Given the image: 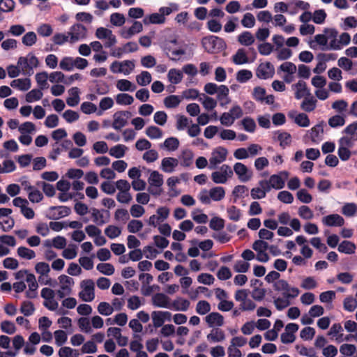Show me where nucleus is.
<instances>
[{
	"label": "nucleus",
	"mask_w": 357,
	"mask_h": 357,
	"mask_svg": "<svg viewBox=\"0 0 357 357\" xmlns=\"http://www.w3.org/2000/svg\"><path fill=\"white\" fill-rule=\"evenodd\" d=\"M165 21V17L163 15H160V13H155L146 16L143 22L145 24H162Z\"/></svg>",
	"instance_id": "nucleus-34"
},
{
	"label": "nucleus",
	"mask_w": 357,
	"mask_h": 357,
	"mask_svg": "<svg viewBox=\"0 0 357 357\" xmlns=\"http://www.w3.org/2000/svg\"><path fill=\"white\" fill-rule=\"evenodd\" d=\"M190 303L188 300L181 298V297L174 300L171 303L172 309H174V310L183 311V312L187 311L190 307Z\"/></svg>",
	"instance_id": "nucleus-25"
},
{
	"label": "nucleus",
	"mask_w": 357,
	"mask_h": 357,
	"mask_svg": "<svg viewBox=\"0 0 357 357\" xmlns=\"http://www.w3.org/2000/svg\"><path fill=\"white\" fill-rule=\"evenodd\" d=\"M357 121H354L352 123L348 125L343 130V133L351 137L354 139H357Z\"/></svg>",
	"instance_id": "nucleus-64"
},
{
	"label": "nucleus",
	"mask_w": 357,
	"mask_h": 357,
	"mask_svg": "<svg viewBox=\"0 0 357 357\" xmlns=\"http://www.w3.org/2000/svg\"><path fill=\"white\" fill-rule=\"evenodd\" d=\"M275 136L277 135V140L280 142V146L282 149H285L287 146H289L291 142V135L284 131H276L274 133Z\"/></svg>",
	"instance_id": "nucleus-23"
},
{
	"label": "nucleus",
	"mask_w": 357,
	"mask_h": 357,
	"mask_svg": "<svg viewBox=\"0 0 357 357\" xmlns=\"http://www.w3.org/2000/svg\"><path fill=\"white\" fill-rule=\"evenodd\" d=\"M293 89H296L295 98L297 100L301 99L303 97L310 96L311 93L307 87V84L304 81H298V83L291 86Z\"/></svg>",
	"instance_id": "nucleus-16"
},
{
	"label": "nucleus",
	"mask_w": 357,
	"mask_h": 357,
	"mask_svg": "<svg viewBox=\"0 0 357 357\" xmlns=\"http://www.w3.org/2000/svg\"><path fill=\"white\" fill-rule=\"evenodd\" d=\"M82 290L79 293V298L85 302H91L95 298V284L91 279L84 280L80 283Z\"/></svg>",
	"instance_id": "nucleus-3"
},
{
	"label": "nucleus",
	"mask_w": 357,
	"mask_h": 357,
	"mask_svg": "<svg viewBox=\"0 0 357 357\" xmlns=\"http://www.w3.org/2000/svg\"><path fill=\"white\" fill-rule=\"evenodd\" d=\"M77 324L80 330L86 333H90L92 331L91 323L89 318L81 317L77 321Z\"/></svg>",
	"instance_id": "nucleus-59"
},
{
	"label": "nucleus",
	"mask_w": 357,
	"mask_h": 357,
	"mask_svg": "<svg viewBox=\"0 0 357 357\" xmlns=\"http://www.w3.org/2000/svg\"><path fill=\"white\" fill-rule=\"evenodd\" d=\"M143 227V223L139 220H131L128 224V231L130 233H137Z\"/></svg>",
	"instance_id": "nucleus-62"
},
{
	"label": "nucleus",
	"mask_w": 357,
	"mask_h": 357,
	"mask_svg": "<svg viewBox=\"0 0 357 357\" xmlns=\"http://www.w3.org/2000/svg\"><path fill=\"white\" fill-rule=\"evenodd\" d=\"M232 176L233 170L230 166L225 164L220 167V171H215L211 174V179L215 183L223 184Z\"/></svg>",
	"instance_id": "nucleus-4"
},
{
	"label": "nucleus",
	"mask_w": 357,
	"mask_h": 357,
	"mask_svg": "<svg viewBox=\"0 0 357 357\" xmlns=\"http://www.w3.org/2000/svg\"><path fill=\"white\" fill-rule=\"evenodd\" d=\"M90 211L91 213L93 222L98 226H102L107 223V220H105L102 210H99L96 208H91Z\"/></svg>",
	"instance_id": "nucleus-29"
},
{
	"label": "nucleus",
	"mask_w": 357,
	"mask_h": 357,
	"mask_svg": "<svg viewBox=\"0 0 357 357\" xmlns=\"http://www.w3.org/2000/svg\"><path fill=\"white\" fill-rule=\"evenodd\" d=\"M126 22L125 17L119 13H114L110 15V22L116 26H121Z\"/></svg>",
	"instance_id": "nucleus-63"
},
{
	"label": "nucleus",
	"mask_w": 357,
	"mask_h": 357,
	"mask_svg": "<svg viewBox=\"0 0 357 357\" xmlns=\"http://www.w3.org/2000/svg\"><path fill=\"white\" fill-rule=\"evenodd\" d=\"M316 44L321 45V47H328L327 38L324 33L323 34H317L314 36V40L310 42V47L314 50L317 48Z\"/></svg>",
	"instance_id": "nucleus-36"
},
{
	"label": "nucleus",
	"mask_w": 357,
	"mask_h": 357,
	"mask_svg": "<svg viewBox=\"0 0 357 357\" xmlns=\"http://www.w3.org/2000/svg\"><path fill=\"white\" fill-rule=\"evenodd\" d=\"M116 88L121 91H134L136 86L129 80L121 79L117 81Z\"/></svg>",
	"instance_id": "nucleus-40"
},
{
	"label": "nucleus",
	"mask_w": 357,
	"mask_h": 357,
	"mask_svg": "<svg viewBox=\"0 0 357 357\" xmlns=\"http://www.w3.org/2000/svg\"><path fill=\"white\" fill-rule=\"evenodd\" d=\"M211 311V305L206 301H199L196 305V312L200 315H204Z\"/></svg>",
	"instance_id": "nucleus-55"
},
{
	"label": "nucleus",
	"mask_w": 357,
	"mask_h": 357,
	"mask_svg": "<svg viewBox=\"0 0 357 357\" xmlns=\"http://www.w3.org/2000/svg\"><path fill=\"white\" fill-rule=\"evenodd\" d=\"M357 211V205L355 203H347L342 208V213L347 217L354 216Z\"/></svg>",
	"instance_id": "nucleus-56"
},
{
	"label": "nucleus",
	"mask_w": 357,
	"mask_h": 357,
	"mask_svg": "<svg viewBox=\"0 0 357 357\" xmlns=\"http://www.w3.org/2000/svg\"><path fill=\"white\" fill-rule=\"evenodd\" d=\"M199 101L202 102L203 106L207 110H212L217 105V101L214 98L207 96L204 93L199 98Z\"/></svg>",
	"instance_id": "nucleus-41"
},
{
	"label": "nucleus",
	"mask_w": 357,
	"mask_h": 357,
	"mask_svg": "<svg viewBox=\"0 0 357 357\" xmlns=\"http://www.w3.org/2000/svg\"><path fill=\"white\" fill-rule=\"evenodd\" d=\"M289 173L282 171L277 174H273L269 178V182L272 188L280 190L284 187L285 181L288 178Z\"/></svg>",
	"instance_id": "nucleus-12"
},
{
	"label": "nucleus",
	"mask_w": 357,
	"mask_h": 357,
	"mask_svg": "<svg viewBox=\"0 0 357 357\" xmlns=\"http://www.w3.org/2000/svg\"><path fill=\"white\" fill-rule=\"evenodd\" d=\"M70 213V208L66 206H50L46 217L49 220H59L69 215Z\"/></svg>",
	"instance_id": "nucleus-8"
},
{
	"label": "nucleus",
	"mask_w": 357,
	"mask_h": 357,
	"mask_svg": "<svg viewBox=\"0 0 357 357\" xmlns=\"http://www.w3.org/2000/svg\"><path fill=\"white\" fill-rule=\"evenodd\" d=\"M205 321L209 327H220L224 324V317L218 312H211L205 317Z\"/></svg>",
	"instance_id": "nucleus-17"
},
{
	"label": "nucleus",
	"mask_w": 357,
	"mask_h": 357,
	"mask_svg": "<svg viewBox=\"0 0 357 357\" xmlns=\"http://www.w3.org/2000/svg\"><path fill=\"white\" fill-rule=\"evenodd\" d=\"M252 77V73L249 70H240L236 73V80L240 83H245Z\"/></svg>",
	"instance_id": "nucleus-54"
},
{
	"label": "nucleus",
	"mask_w": 357,
	"mask_h": 357,
	"mask_svg": "<svg viewBox=\"0 0 357 357\" xmlns=\"http://www.w3.org/2000/svg\"><path fill=\"white\" fill-rule=\"evenodd\" d=\"M105 234L110 239H114L121 235V229L116 226L109 225L105 228Z\"/></svg>",
	"instance_id": "nucleus-57"
},
{
	"label": "nucleus",
	"mask_w": 357,
	"mask_h": 357,
	"mask_svg": "<svg viewBox=\"0 0 357 357\" xmlns=\"http://www.w3.org/2000/svg\"><path fill=\"white\" fill-rule=\"evenodd\" d=\"M202 43L205 50L212 54L222 51L226 47L225 40L216 36L204 37Z\"/></svg>",
	"instance_id": "nucleus-1"
},
{
	"label": "nucleus",
	"mask_w": 357,
	"mask_h": 357,
	"mask_svg": "<svg viewBox=\"0 0 357 357\" xmlns=\"http://www.w3.org/2000/svg\"><path fill=\"white\" fill-rule=\"evenodd\" d=\"M356 246L355 243L349 241H343L338 245L337 250L341 253L351 255L355 253Z\"/></svg>",
	"instance_id": "nucleus-26"
},
{
	"label": "nucleus",
	"mask_w": 357,
	"mask_h": 357,
	"mask_svg": "<svg viewBox=\"0 0 357 357\" xmlns=\"http://www.w3.org/2000/svg\"><path fill=\"white\" fill-rule=\"evenodd\" d=\"M316 106L317 100L312 95L305 97L301 105V109L307 112H311L314 110Z\"/></svg>",
	"instance_id": "nucleus-27"
},
{
	"label": "nucleus",
	"mask_w": 357,
	"mask_h": 357,
	"mask_svg": "<svg viewBox=\"0 0 357 357\" xmlns=\"http://www.w3.org/2000/svg\"><path fill=\"white\" fill-rule=\"evenodd\" d=\"M47 79H49L48 73L45 71L36 75V81L40 88L39 89L44 90L48 88Z\"/></svg>",
	"instance_id": "nucleus-37"
},
{
	"label": "nucleus",
	"mask_w": 357,
	"mask_h": 357,
	"mask_svg": "<svg viewBox=\"0 0 357 357\" xmlns=\"http://www.w3.org/2000/svg\"><path fill=\"white\" fill-rule=\"evenodd\" d=\"M179 146V141L177 138L171 137L166 139L162 144H160L161 148H165L170 151H174L178 149Z\"/></svg>",
	"instance_id": "nucleus-42"
},
{
	"label": "nucleus",
	"mask_w": 357,
	"mask_h": 357,
	"mask_svg": "<svg viewBox=\"0 0 357 357\" xmlns=\"http://www.w3.org/2000/svg\"><path fill=\"white\" fill-rule=\"evenodd\" d=\"M35 307L32 302L26 301H24L20 307V312L26 317H29L33 314Z\"/></svg>",
	"instance_id": "nucleus-53"
},
{
	"label": "nucleus",
	"mask_w": 357,
	"mask_h": 357,
	"mask_svg": "<svg viewBox=\"0 0 357 357\" xmlns=\"http://www.w3.org/2000/svg\"><path fill=\"white\" fill-rule=\"evenodd\" d=\"M228 217L231 220L238 221L241 217V211L235 206L229 207L227 210Z\"/></svg>",
	"instance_id": "nucleus-61"
},
{
	"label": "nucleus",
	"mask_w": 357,
	"mask_h": 357,
	"mask_svg": "<svg viewBox=\"0 0 357 357\" xmlns=\"http://www.w3.org/2000/svg\"><path fill=\"white\" fill-rule=\"evenodd\" d=\"M310 138L314 143H319L323 139L324 128L322 123H319L310 130Z\"/></svg>",
	"instance_id": "nucleus-20"
},
{
	"label": "nucleus",
	"mask_w": 357,
	"mask_h": 357,
	"mask_svg": "<svg viewBox=\"0 0 357 357\" xmlns=\"http://www.w3.org/2000/svg\"><path fill=\"white\" fill-rule=\"evenodd\" d=\"M31 79L29 78L17 79L10 82V86L13 88L17 89L20 91H26L31 88Z\"/></svg>",
	"instance_id": "nucleus-22"
},
{
	"label": "nucleus",
	"mask_w": 357,
	"mask_h": 357,
	"mask_svg": "<svg viewBox=\"0 0 357 357\" xmlns=\"http://www.w3.org/2000/svg\"><path fill=\"white\" fill-rule=\"evenodd\" d=\"M288 116L289 118L294 119V123L300 127H308L310 124L308 116L305 113L296 114V112L291 111L289 112Z\"/></svg>",
	"instance_id": "nucleus-15"
},
{
	"label": "nucleus",
	"mask_w": 357,
	"mask_h": 357,
	"mask_svg": "<svg viewBox=\"0 0 357 357\" xmlns=\"http://www.w3.org/2000/svg\"><path fill=\"white\" fill-rule=\"evenodd\" d=\"M17 255L22 259H32L36 257V253L33 250L24 246L19 247L17 250Z\"/></svg>",
	"instance_id": "nucleus-44"
},
{
	"label": "nucleus",
	"mask_w": 357,
	"mask_h": 357,
	"mask_svg": "<svg viewBox=\"0 0 357 357\" xmlns=\"http://www.w3.org/2000/svg\"><path fill=\"white\" fill-rule=\"evenodd\" d=\"M237 40L242 45L250 46L255 43V39L250 31H245L238 36Z\"/></svg>",
	"instance_id": "nucleus-28"
},
{
	"label": "nucleus",
	"mask_w": 357,
	"mask_h": 357,
	"mask_svg": "<svg viewBox=\"0 0 357 357\" xmlns=\"http://www.w3.org/2000/svg\"><path fill=\"white\" fill-rule=\"evenodd\" d=\"M232 61L236 65H242L249 62L245 50L243 48L238 49L232 56Z\"/></svg>",
	"instance_id": "nucleus-30"
},
{
	"label": "nucleus",
	"mask_w": 357,
	"mask_h": 357,
	"mask_svg": "<svg viewBox=\"0 0 357 357\" xmlns=\"http://www.w3.org/2000/svg\"><path fill=\"white\" fill-rule=\"evenodd\" d=\"M169 81L174 84L180 83L183 79V73L180 70L172 68L167 74Z\"/></svg>",
	"instance_id": "nucleus-32"
},
{
	"label": "nucleus",
	"mask_w": 357,
	"mask_h": 357,
	"mask_svg": "<svg viewBox=\"0 0 357 357\" xmlns=\"http://www.w3.org/2000/svg\"><path fill=\"white\" fill-rule=\"evenodd\" d=\"M169 298L162 293H157L152 298L153 305L158 307L172 309Z\"/></svg>",
	"instance_id": "nucleus-13"
},
{
	"label": "nucleus",
	"mask_w": 357,
	"mask_h": 357,
	"mask_svg": "<svg viewBox=\"0 0 357 357\" xmlns=\"http://www.w3.org/2000/svg\"><path fill=\"white\" fill-rule=\"evenodd\" d=\"M209 195L212 200L218 202L225 197V191L223 187H213L209 190Z\"/></svg>",
	"instance_id": "nucleus-33"
},
{
	"label": "nucleus",
	"mask_w": 357,
	"mask_h": 357,
	"mask_svg": "<svg viewBox=\"0 0 357 357\" xmlns=\"http://www.w3.org/2000/svg\"><path fill=\"white\" fill-rule=\"evenodd\" d=\"M323 32L326 34L327 41L330 40L328 47H321V50H338L341 49V46L337 45V37L338 31L334 28H325Z\"/></svg>",
	"instance_id": "nucleus-10"
},
{
	"label": "nucleus",
	"mask_w": 357,
	"mask_h": 357,
	"mask_svg": "<svg viewBox=\"0 0 357 357\" xmlns=\"http://www.w3.org/2000/svg\"><path fill=\"white\" fill-rule=\"evenodd\" d=\"M68 36H70V43H74L86 38L87 36V29L82 24H75L70 28Z\"/></svg>",
	"instance_id": "nucleus-7"
},
{
	"label": "nucleus",
	"mask_w": 357,
	"mask_h": 357,
	"mask_svg": "<svg viewBox=\"0 0 357 357\" xmlns=\"http://www.w3.org/2000/svg\"><path fill=\"white\" fill-rule=\"evenodd\" d=\"M207 340L210 342H220L225 339V333L220 328H215L211 330V333L207 335Z\"/></svg>",
	"instance_id": "nucleus-24"
},
{
	"label": "nucleus",
	"mask_w": 357,
	"mask_h": 357,
	"mask_svg": "<svg viewBox=\"0 0 357 357\" xmlns=\"http://www.w3.org/2000/svg\"><path fill=\"white\" fill-rule=\"evenodd\" d=\"M328 123L333 128L341 127L345 123V117L344 116L337 114L329 118Z\"/></svg>",
	"instance_id": "nucleus-46"
},
{
	"label": "nucleus",
	"mask_w": 357,
	"mask_h": 357,
	"mask_svg": "<svg viewBox=\"0 0 357 357\" xmlns=\"http://www.w3.org/2000/svg\"><path fill=\"white\" fill-rule=\"evenodd\" d=\"M241 24L245 28H252L255 24V18L250 13H245L242 20Z\"/></svg>",
	"instance_id": "nucleus-60"
},
{
	"label": "nucleus",
	"mask_w": 357,
	"mask_h": 357,
	"mask_svg": "<svg viewBox=\"0 0 357 357\" xmlns=\"http://www.w3.org/2000/svg\"><path fill=\"white\" fill-rule=\"evenodd\" d=\"M163 182V176L158 171L151 172L148 178L149 185L162 187Z\"/></svg>",
	"instance_id": "nucleus-31"
},
{
	"label": "nucleus",
	"mask_w": 357,
	"mask_h": 357,
	"mask_svg": "<svg viewBox=\"0 0 357 357\" xmlns=\"http://www.w3.org/2000/svg\"><path fill=\"white\" fill-rule=\"evenodd\" d=\"M38 64V58L32 53H29L26 56H20L17 61L22 74L29 76L33 74V68H37Z\"/></svg>",
	"instance_id": "nucleus-2"
},
{
	"label": "nucleus",
	"mask_w": 357,
	"mask_h": 357,
	"mask_svg": "<svg viewBox=\"0 0 357 357\" xmlns=\"http://www.w3.org/2000/svg\"><path fill=\"white\" fill-rule=\"evenodd\" d=\"M98 312L104 316H109L114 312V307L107 302H101L98 305Z\"/></svg>",
	"instance_id": "nucleus-58"
},
{
	"label": "nucleus",
	"mask_w": 357,
	"mask_h": 357,
	"mask_svg": "<svg viewBox=\"0 0 357 357\" xmlns=\"http://www.w3.org/2000/svg\"><path fill=\"white\" fill-rule=\"evenodd\" d=\"M133 101V97L128 93H119L116 96V102L120 105H131Z\"/></svg>",
	"instance_id": "nucleus-45"
},
{
	"label": "nucleus",
	"mask_w": 357,
	"mask_h": 357,
	"mask_svg": "<svg viewBox=\"0 0 357 357\" xmlns=\"http://www.w3.org/2000/svg\"><path fill=\"white\" fill-rule=\"evenodd\" d=\"M178 161L176 158L172 157L164 158L161 162V169L167 173H172L178 166Z\"/></svg>",
	"instance_id": "nucleus-19"
},
{
	"label": "nucleus",
	"mask_w": 357,
	"mask_h": 357,
	"mask_svg": "<svg viewBox=\"0 0 357 357\" xmlns=\"http://www.w3.org/2000/svg\"><path fill=\"white\" fill-rule=\"evenodd\" d=\"M113 119L112 128L116 130H120L128 124V121L126 120V118H123V116L119 114V112L114 114Z\"/></svg>",
	"instance_id": "nucleus-35"
},
{
	"label": "nucleus",
	"mask_w": 357,
	"mask_h": 357,
	"mask_svg": "<svg viewBox=\"0 0 357 357\" xmlns=\"http://www.w3.org/2000/svg\"><path fill=\"white\" fill-rule=\"evenodd\" d=\"M127 149L128 148L125 145L117 144L109 149V153L114 158H121L125 155V153Z\"/></svg>",
	"instance_id": "nucleus-39"
},
{
	"label": "nucleus",
	"mask_w": 357,
	"mask_h": 357,
	"mask_svg": "<svg viewBox=\"0 0 357 357\" xmlns=\"http://www.w3.org/2000/svg\"><path fill=\"white\" fill-rule=\"evenodd\" d=\"M146 135L152 139L162 137V130L157 126H151L146 129Z\"/></svg>",
	"instance_id": "nucleus-43"
},
{
	"label": "nucleus",
	"mask_w": 357,
	"mask_h": 357,
	"mask_svg": "<svg viewBox=\"0 0 357 357\" xmlns=\"http://www.w3.org/2000/svg\"><path fill=\"white\" fill-rule=\"evenodd\" d=\"M322 222L328 227H341L344 225V220L339 214H331L324 217Z\"/></svg>",
	"instance_id": "nucleus-14"
},
{
	"label": "nucleus",
	"mask_w": 357,
	"mask_h": 357,
	"mask_svg": "<svg viewBox=\"0 0 357 357\" xmlns=\"http://www.w3.org/2000/svg\"><path fill=\"white\" fill-rule=\"evenodd\" d=\"M43 92L40 89H34L26 94V101L27 102H33L39 100L43 97Z\"/></svg>",
	"instance_id": "nucleus-47"
},
{
	"label": "nucleus",
	"mask_w": 357,
	"mask_h": 357,
	"mask_svg": "<svg viewBox=\"0 0 357 357\" xmlns=\"http://www.w3.org/2000/svg\"><path fill=\"white\" fill-rule=\"evenodd\" d=\"M135 68V62L131 60H125L122 62L114 61L110 66V70L113 73H123L129 75Z\"/></svg>",
	"instance_id": "nucleus-6"
},
{
	"label": "nucleus",
	"mask_w": 357,
	"mask_h": 357,
	"mask_svg": "<svg viewBox=\"0 0 357 357\" xmlns=\"http://www.w3.org/2000/svg\"><path fill=\"white\" fill-rule=\"evenodd\" d=\"M227 153V149L222 146H218L214 149L212 151L211 156L209 159L208 168L210 169H216L219 164L222 163L226 160Z\"/></svg>",
	"instance_id": "nucleus-5"
},
{
	"label": "nucleus",
	"mask_w": 357,
	"mask_h": 357,
	"mask_svg": "<svg viewBox=\"0 0 357 357\" xmlns=\"http://www.w3.org/2000/svg\"><path fill=\"white\" fill-rule=\"evenodd\" d=\"M248 188L243 185H236L233 191L232 195L234 197V202L236 203L237 202V199L240 197H243L244 195L248 196Z\"/></svg>",
	"instance_id": "nucleus-49"
},
{
	"label": "nucleus",
	"mask_w": 357,
	"mask_h": 357,
	"mask_svg": "<svg viewBox=\"0 0 357 357\" xmlns=\"http://www.w3.org/2000/svg\"><path fill=\"white\" fill-rule=\"evenodd\" d=\"M181 102V98L178 96L176 95L168 96L163 100L165 107L169 109L178 107Z\"/></svg>",
	"instance_id": "nucleus-38"
},
{
	"label": "nucleus",
	"mask_w": 357,
	"mask_h": 357,
	"mask_svg": "<svg viewBox=\"0 0 357 357\" xmlns=\"http://www.w3.org/2000/svg\"><path fill=\"white\" fill-rule=\"evenodd\" d=\"M97 270L106 275H112L114 273V267L109 263H100L97 265Z\"/></svg>",
	"instance_id": "nucleus-51"
},
{
	"label": "nucleus",
	"mask_w": 357,
	"mask_h": 357,
	"mask_svg": "<svg viewBox=\"0 0 357 357\" xmlns=\"http://www.w3.org/2000/svg\"><path fill=\"white\" fill-rule=\"evenodd\" d=\"M234 172L238 176V179L243 183L250 181L253 176L252 172L241 162L234 164L233 172Z\"/></svg>",
	"instance_id": "nucleus-11"
},
{
	"label": "nucleus",
	"mask_w": 357,
	"mask_h": 357,
	"mask_svg": "<svg viewBox=\"0 0 357 357\" xmlns=\"http://www.w3.org/2000/svg\"><path fill=\"white\" fill-rule=\"evenodd\" d=\"M37 40V36L35 32L33 31H29L26 33H25L22 38V43L28 47H31L33 45Z\"/></svg>",
	"instance_id": "nucleus-50"
},
{
	"label": "nucleus",
	"mask_w": 357,
	"mask_h": 357,
	"mask_svg": "<svg viewBox=\"0 0 357 357\" xmlns=\"http://www.w3.org/2000/svg\"><path fill=\"white\" fill-rule=\"evenodd\" d=\"M69 97L66 99V103L70 107H75L79 102V89L73 87L68 90Z\"/></svg>",
	"instance_id": "nucleus-21"
},
{
	"label": "nucleus",
	"mask_w": 357,
	"mask_h": 357,
	"mask_svg": "<svg viewBox=\"0 0 357 357\" xmlns=\"http://www.w3.org/2000/svg\"><path fill=\"white\" fill-rule=\"evenodd\" d=\"M136 80L140 86H146L151 83L152 78L149 72L142 71L139 75H137Z\"/></svg>",
	"instance_id": "nucleus-48"
},
{
	"label": "nucleus",
	"mask_w": 357,
	"mask_h": 357,
	"mask_svg": "<svg viewBox=\"0 0 357 357\" xmlns=\"http://www.w3.org/2000/svg\"><path fill=\"white\" fill-rule=\"evenodd\" d=\"M274 73V66L268 61L260 63L256 70V76L261 79L271 78Z\"/></svg>",
	"instance_id": "nucleus-9"
},
{
	"label": "nucleus",
	"mask_w": 357,
	"mask_h": 357,
	"mask_svg": "<svg viewBox=\"0 0 357 357\" xmlns=\"http://www.w3.org/2000/svg\"><path fill=\"white\" fill-rule=\"evenodd\" d=\"M229 88L226 85L220 86V91L217 94V99L222 107H226V106L231 102V99L229 97Z\"/></svg>",
	"instance_id": "nucleus-18"
},
{
	"label": "nucleus",
	"mask_w": 357,
	"mask_h": 357,
	"mask_svg": "<svg viewBox=\"0 0 357 357\" xmlns=\"http://www.w3.org/2000/svg\"><path fill=\"white\" fill-rule=\"evenodd\" d=\"M343 307L348 312H354L357 308V300L352 296H347L344 299Z\"/></svg>",
	"instance_id": "nucleus-52"
}]
</instances>
